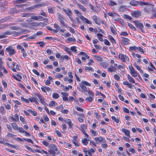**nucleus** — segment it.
I'll return each instance as SVG.
<instances>
[{
  "mask_svg": "<svg viewBox=\"0 0 156 156\" xmlns=\"http://www.w3.org/2000/svg\"><path fill=\"white\" fill-rule=\"evenodd\" d=\"M19 121V118L17 114H16L14 115V122H17Z\"/></svg>",
  "mask_w": 156,
  "mask_h": 156,
  "instance_id": "63",
  "label": "nucleus"
},
{
  "mask_svg": "<svg viewBox=\"0 0 156 156\" xmlns=\"http://www.w3.org/2000/svg\"><path fill=\"white\" fill-rule=\"evenodd\" d=\"M20 121L22 122L24 124H25L26 123V122L24 118L21 116H20Z\"/></svg>",
  "mask_w": 156,
  "mask_h": 156,
  "instance_id": "64",
  "label": "nucleus"
},
{
  "mask_svg": "<svg viewBox=\"0 0 156 156\" xmlns=\"http://www.w3.org/2000/svg\"><path fill=\"white\" fill-rule=\"evenodd\" d=\"M128 25L132 30L134 31L136 30V28L134 27L132 24L130 23H128Z\"/></svg>",
  "mask_w": 156,
  "mask_h": 156,
  "instance_id": "60",
  "label": "nucleus"
},
{
  "mask_svg": "<svg viewBox=\"0 0 156 156\" xmlns=\"http://www.w3.org/2000/svg\"><path fill=\"white\" fill-rule=\"evenodd\" d=\"M76 39L74 37H69L68 38L66 41L67 43H69L73 42H76Z\"/></svg>",
  "mask_w": 156,
  "mask_h": 156,
  "instance_id": "23",
  "label": "nucleus"
},
{
  "mask_svg": "<svg viewBox=\"0 0 156 156\" xmlns=\"http://www.w3.org/2000/svg\"><path fill=\"white\" fill-rule=\"evenodd\" d=\"M77 49V47L75 46H72L70 48V49L72 51L75 53H76L78 52V51Z\"/></svg>",
  "mask_w": 156,
  "mask_h": 156,
  "instance_id": "30",
  "label": "nucleus"
},
{
  "mask_svg": "<svg viewBox=\"0 0 156 156\" xmlns=\"http://www.w3.org/2000/svg\"><path fill=\"white\" fill-rule=\"evenodd\" d=\"M45 5V4L44 3L40 4H37L33 5L34 9L35 8H39L41 7H42Z\"/></svg>",
  "mask_w": 156,
  "mask_h": 156,
  "instance_id": "37",
  "label": "nucleus"
},
{
  "mask_svg": "<svg viewBox=\"0 0 156 156\" xmlns=\"http://www.w3.org/2000/svg\"><path fill=\"white\" fill-rule=\"evenodd\" d=\"M121 38L122 41L124 44L127 45L128 44L129 42V40L128 38L123 37H121Z\"/></svg>",
  "mask_w": 156,
  "mask_h": 156,
  "instance_id": "19",
  "label": "nucleus"
},
{
  "mask_svg": "<svg viewBox=\"0 0 156 156\" xmlns=\"http://www.w3.org/2000/svg\"><path fill=\"white\" fill-rule=\"evenodd\" d=\"M55 7H48V11L49 13H53L55 12Z\"/></svg>",
  "mask_w": 156,
  "mask_h": 156,
  "instance_id": "22",
  "label": "nucleus"
},
{
  "mask_svg": "<svg viewBox=\"0 0 156 156\" xmlns=\"http://www.w3.org/2000/svg\"><path fill=\"white\" fill-rule=\"evenodd\" d=\"M96 151L95 148L93 147L92 148H91L90 149V150L88 151V153L89 154H91V152H94Z\"/></svg>",
  "mask_w": 156,
  "mask_h": 156,
  "instance_id": "56",
  "label": "nucleus"
},
{
  "mask_svg": "<svg viewBox=\"0 0 156 156\" xmlns=\"http://www.w3.org/2000/svg\"><path fill=\"white\" fill-rule=\"evenodd\" d=\"M108 5L110 6H113L114 5H116L117 4L114 1L112 0H110L109 2Z\"/></svg>",
  "mask_w": 156,
  "mask_h": 156,
  "instance_id": "47",
  "label": "nucleus"
},
{
  "mask_svg": "<svg viewBox=\"0 0 156 156\" xmlns=\"http://www.w3.org/2000/svg\"><path fill=\"white\" fill-rule=\"evenodd\" d=\"M48 151L52 155H57L59 154L57 147L53 144H51L49 146Z\"/></svg>",
  "mask_w": 156,
  "mask_h": 156,
  "instance_id": "1",
  "label": "nucleus"
},
{
  "mask_svg": "<svg viewBox=\"0 0 156 156\" xmlns=\"http://www.w3.org/2000/svg\"><path fill=\"white\" fill-rule=\"evenodd\" d=\"M61 94L62 95L63 100L64 101H68V99L67 97L68 96V94L67 93L62 92L61 93Z\"/></svg>",
  "mask_w": 156,
  "mask_h": 156,
  "instance_id": "17",
  "label": "nucleus"
},
{
  "mask_svg": "<svg viewBox=\"0 0 156 156\" xmlns=\"http://www.w3.org/2000/svg\"><path fill=\"white\" fill-rule=\"evenodd\" d=\"M64 59H65L67 60H69L70 59V58L69 56L67 55H62L61 56V60L62 61L64 60Z\"/></svg>",
  "mask_w": 156,
  "mask_h": 156,
  "instance_id": "39",
  "label": "nucleus"
},
{
  "mask_svg": "<svg viewBox=\"0 0 156 156\" xmlns=\"http://www.w3.org/2000/svg\"><path fill=\"white\" fill-rule=\"evenodd\" d=\"M141 12L138 10L134 11L131 13V15L133 17L137 18L141 15Z\"/></svg>",
  "mask_w": 156,
  "mask_h": 156,
  "instance_id": "9",
  "label": "nucleus"
},
{
  "mask_svg": "<svg viewBox=\"0 0 156 156\" xmlns=\"http://www.w3.org/2000/svg\"><path fill=\"white\" fill-rule=\"evenodd\" d=\"M90 132L91 133L92 135L94 136H95L98 135V133L97 132L92 129H91L90 130Z\"/></svg>",
  "mask_w": 156,
  "mask_h": 156,
  "instance_id": "40",
  "label": "nucleus"
},
{
  "mask_svg": "<svg viewBox=\"0 0 156 156\" xmlns=\"http://www.w3.org/2000/svg\"><path fill=\"white\" fill-rule=\"evenodd\" d=\"M122 131L125 133L126 135L129 138L130 137V131L129 130L125 129L123 128L122 129Z\"/></svg>",
  "mask_w": 156,
  "mask_h": 156,
  "instance_id": "21",
  "label": "nucleus"
},
{
  "mask_svg": "<svg viewBox=\"0 0 156 156\" xmlns=\"http://www.w3.org/2000/svg\"><path fill=\"white\" fill-rule=\"evenodd\" d=\"M84 70L86 72H89L90 71L93 72L94 71V69L93 68L87 66H85Z\"/></svg>",
  "mask_w": 156,
  "mask_h": 156,
  "instance_id": "24",
  "label": "nucleus"
},
{
  "mask_svg": "<svg viewBox=\"0 0 156 156\" xmlns=\"http://www.w3.org/2000/svg\"><path fill=\"white\" fill-rule=\"evenodd\" d=\"M62 10L69 16L70 20L72 22H73V18L72 16V13L71 10L69 9H63Z\"/></svg>",
  "mask_w": 156,
  "mask_h": 156,
  "instance_id": "4",
  "label": "nucleus"
},
{
  "mask_svg": "<svg viewBox=\"0 0 156 156\" xmlns=\"http://www.w3.org/2000/svg\"><path fill=\"white\" fill-rule=\"evenodd\" d=\"M6 51L8 53V55L10 56H12L16 53L15 49L12 46H9L6 48Z\"/></svg>",
  "mask_w": 156,
  "mask_h": 156,
  "instance_id": "3",
  "label": "nucleus"
},
{
  "mask_svg": "<svg viewBox=\"0 0 156 156\" xmlns=\"http://www.w3.org/2000/svg\"><path fill=\"white\" fill-rule=\"evenodd\" d=\"M80 88L82 89V90L83 91H87V87L85 86L84 85L82 84V83L80 85Z\"/></svg>",
  "mask_w": 156,
  "mask_h": 156,
  "instance_id": "53",
  "label": "nucleus"
},
{
  "mask_svg": "<svg viewBox=\"0 0 156 156\" xmlns=\"http://www.w3.org/2000/svg\"><path fill=\"white\" fill-rule=\"evenodd\" d=\"M90 139L85 138H83L81 140L82 144L84 145H87L89 141L90 140Z\"/></svg>",
  "mask_w": 156,
  "mask_h": 156,
  "instance_id": "18",
  "label": "nucleus"
},
{
  "mask_svg": "<svg viewBox=\"0 0 156 156\" xmlns=\"http://www.w3.org/2000/svg\"><path fill=\"white\" fill-rule=\"evenodd\" d=\"M42 143L45 146L48 147H49V146L50 145H49L48 142H47L46 140H42Z\"/></svg>",
  "mask_w": 156,
  "mask_h": 156,
  "instance_id": "50",
  "label": "nucleus"
},
{
  "mask_svg": "<svg viewBox=\"0 0 156 156\" xmlns=\"http://www.w3.org/2000/svg\"><path fill=\"white\" fill-rule=\"evenodd\" d=\"M95 140L98 143H102L106 142V140L105 138L101 136L98 137H96L94 138Z\"/></svg>",
  "mask_w": 156,
  "mask_h": 156,
  "instance_id": "8",
  "label": "nucleus"
},
{
  "mask_svg": "<svg viewBox=\"0 0 156 156\" xmlns=\"http://www.w3.org/2000/svg\"><path fill=\"white\" fill-rule=\"evenodd\" d=\"M0 113L3 115L5 114V111L4 108L2 106H1L0 107Z\"/></svg>",
  "mask_w": 156,
  "mask_h": 156,
  "instance_id": "36",
  "label": "nucleus"
},
{
  "mask_svg": "<svg viewBox=\"0 0 156 156\" xmlns=\"http://www.w3.org/2000/svg\"><path fill=\"white\" fill-rule=\"evenodd\" d=\"M11 125L12 127V128L15 130H18V126L17 124L15 123H12Z\"/></svg>",
  "mask_w": 156,
  "mask_h": 156,
  "instance_id": "46",
  "label": "nucleus"
},
{
  "mask_svg": "<svg viewBox=\"0 0 156 156\" xmlns=\"http://www.w3.org/2000/svg\"><path fill=\"white\" fill-rule=\"evenodd\" d=\"M127 79L129 81L132 83H135V81L134 79L132 78L129 74L127 75Z\"/></svg>",
  "mask_w": 156,
  "mask_h": 156,
  "instance_id": "20",
  "label": "nucleus"
},
{
  "mask_svg": "<svg viewBox=\"0 0 156 156\" xmlns=\"http://www.w3.org/2000/svg\"><path fill=\"white\" fill-rule=\"evenodd\" d=\"M2 98L3 102H5L7 100L6 95L5 94H2Z\"/></svg>",
  "mask_w": 156,
  "mask_h": 156,
  "instance_id": "54",
  "label": "nucleus"
},
{
  "mask_svg": "<svg viewBox=\"0 0 156 156\" xmlns=\"http://www.w3.org/2000/svg\"><path fill=\"white\" fill-rule=\"evenodd\" d=\"M101 65L103 67L106 68L108 66V64L106 62H103L101 63Z\"/></svg>",
  "mask_w": 156,
  "mask_h": 156,
  "instance_id": "57",
  "label": "nucleus"
},
{
  "mask_svg": "<svg viewBox=\"0 0 156 156\" xmlns=\"http://www.w3.org/2000/svg\"><path fill=\"white\" fill-rule=\"evenodd\" d=\"M66 122L69 126V128H71L72 127L73 125L70 120L69 119H68L67 120L66 119Z\"/></svg>",
  "mask_w": 156,
  "mask_h": 156,
  "instance_id": "45",
  "label": "nucleus"
},
{
  "mask_svg": "<svg viewBox=\"0 0 156 156\" xmlns=\"http://www.w3.org/2000/svg\"><path fill=\"white\" fill-rule=\"evenodd\" d=\"M12 34L11 32L7 31L4 32V33L0 35V39L2 38L7 37V35H11Z\"/></svg>",
  "mask_w": 156,
  "mask_h": 156,
  "instance_id": "15",
  "label": "nucleus"
},
{
  "mask_svg": "<svg viewBox=\"0 0 156 156\" xmlns=\"http://www.w3.org/2000/svg\"><path fill=\"white\" fill-rule=\"evenodd\" d=\"M147 6L145 7L144 8V10L145 12L147 13H150L151 12V10L153 9V8H154L153 7L154 5H153V6H151L149 5H147Z\"/></svg>",
  "mask_w": 156,
  "mask_h": 156,
  "instance_id": "10",
  "label": "nucleus"
},
{
  "mask_svg": "<svg viewBox=\"0 0 156 156\" xmlns=\"http://www.w3.org/2000/svg\"><path fill=\"white\" fill-rule=\"evenodd\" d=\"M97 36L98 38L100 41L101 42H103V39L102 38L103 35L101 34L98 33L97 34Z\"/></svg>",
  "mask_w": 156,
  "mask_h": 156,
  "instance_id": "32",
  "label": "nucleus"
},
{
  "mask_svg": "<svg viewBox=\"0 0 156 156\" xmlns=\"http://www.w3.org/2000/svg\"><path fill=\"white\" fill-rule=\"evenodd\" d=\"M91 19L96 24L98 25H101V21L99 17L96 15H94L91 17Z\"/></svg>",
  "mask_w": 156,
  "mask_h": 156,
  "instance_id": "7",
  "label": "nucleus"
},
{
  "mask_svg": "<svg viewBox=\"0 0 156 156\" xmlns=\"http://www.w3.org/2000/svg\"><path fill=\"white\" fill-rule=\"evenodd\" d=\"M127 9V6L125 5L121 6L119 8V11L120 12H123L125 11Z\"/></svg>",
  "mask_w": 156,
  "mask_h": 156,
  "instance_id": "31",
  "label": "nucleus"
},
{
  "mask_svg": "<svg viewBox=\"0 0 156 156\" xmlns=\"http://www.w3.org/2000/svg\"><path fill=\"white\" fill-rule=\"evenodd\" d=\"M93 57L95 58L97 60L98 62H101L102 61L103 59L102 58L99 56H97L96 55H93Z\"/></svg>",
  "mask_w": 156,
  "mask_h": 156,
  "instance_id": "28",
  "label": "nucleus"
},
{
  "mask_svg": "<svg viewBox=\"0 0 156 156\" xmlns=\"http://www.w3.org/2000/svg\"><path fill=\"white\" fill-rule=\"evenodd\" d=\"M113 18L115 21H119L121 23H123V20L120 18V16L118 14L115 13Z\"/></svg>",
  "mask_w": 156,
  "mask_h": 156,
  "instance_id": "11",
  "label": "nucleus"
},
{
  "mask_svg": "<svg viewBox=\"0 0 156 156\" xmlns=\"http://www.w3.org/2000/svg\"><path fill=\"white\" fill-rule=\"evenodd\" d=\"M130 4L133 6H137V1L132 0L129 2Z\"/></svg>",
  "mask_w": 156,
  "mask_h": 156,
  "instance_id": "25",
  "label": "nucleus"
},
{
  "mask_svg": "<svg viewBox=\"0 0 156 156\" xmlns=\"http://www.w3.org/2000/svg\"><path fill=\"white\" fill-rule=\"evenodd\" d=\"M137 26L139 27L142 33H144L145 30L143 29L144 27L142 23H140L139 24H138V26Z\"/></svg>",
  "mask_w": 156,
  "mask_h": 156,
  "instance_id": "26",
  "label": "nucleus"
},
{
  "mask_svg": "<svg viewBox=\"0 0 156 156\" xmlns=\"http://www.w3.org/2000/svg\"><path fill=\"white\" fill-rule=\"evenodd\" d=\"M55 77L58 79H61L63 77V75L60 73H58L55 74Z\"/></svg>",
  "mask_w": 156,
  "mask_h": 156,
  "instance_id": "34",
  "label": "nucleus"
},
{
  "mask_svg": "<svg viewBox=\"0 0 156 156\" xmlns=\"http://www.w3.org/2000/svg\"><path fill=\"white\" fill-rule=\"evenodd\" d=\"M101 146V147L104 149H106L108 147V144L106 143V142L102 143Z\"/></svg>",
  "mask_w": 156,
  "mask_h": 156,
  "instance_id": "43",
  "label": "nucleus"
},
{
  "mask_svg": "<svg viewBox=\"0 0 156 156\" xmlns=\"http://www.w3.org/2000/svg\"><path fill=\"white\" fill-rule=\"evenodd\" d=\"M116 68L114 67L113 66H112L108 69V71L109 72H112L115 71Z\"/></svg>",
  "mask_w": 156,
  "mask_h": 156,
  "instance_id": "27",
  "label": "nucleus"
},
{
  "mask_svg": "<svg viewBox=\"0 0 156 156\" xmlns=\"http://www.w3.org/2000/svg\"><path fill=\"white\" fill-rule=\"evenodd\" d=\"M109 39H110L111 42L112 43H113L114 44L116 43L115 41V40L114 38L112 36H109Z\"/></svg>",
  "mask_w": 156,
  "mask_h": 156,
  "instance_id": "55",
  "label": "nucleus"
},
{
  "mask_svg": "<svg viewBox=\"0 0 156 156\" xmlns=\"http://www.w3.org/2000/svg\"><path fill=\"white\" fill-rule=\"evenodd\" d=\"M31 15V13L30 12L24 13L23 14L22 17H30Z\"/></svg>",
  "mask_w": 156,
  "mask_h": 156,
  "instance_id": "49",
  "label": "nucleus"
},
{
  "mask_svg": "<svg viewBox=\"0 0 156 156\" xmlns=\"http://www.w3.org/2000/svg\"><path fill=\"white\" fill-rule=\"evenodd\" d=\"M58 18L59 21L60 22V23L63 26H64L65 23L64 21V18L63 16L62 15H58Z\"/></svg>",
  "mask_w": 156,
  "mask_h": 156,
  "instance_id": "16",
  "label": "nucleus"
},
{
  "mask_svg": "<svg viewBox=\"0 0 156 156\" xmlns=\"http://www.w3.org/2000/svg\"><path fill=\"white\" fill-rule=\"evenodd\" d=\"M36 95L39 98L40 102L44 105H47V103L45 102L44 100V98L43 96L37 93L36 94Z\"/></svg>",
  "mask_w": 156,
  "mask_h": 156,
  "instance_id": "6",
  "label": "nucleus"
},
{
  "mask_svg": "<svg viewBox=\"0 0 156 156\" xmlns=\"http://www.w3.org/2000/svg\"><path fill=\"white\" fill-rule=\"evenodd\" d=\"M87 91L88 94H89V97H91L94 98V95L93 92L90 90H89Z\"/></svg>",
  "mask_w": 156,
  "mask_h": 156,
  "instance_id": "58",
  "label": "nucleus"
},
{
  "mask_svg": "<svg viewBox=\"0 0 156 156\" xmlns=\"http://www.w3.org/2000/svg\"><path fill=\"white\" fill-rule=\"evenodd\" d=\"M77 6L84 12H85L86 11V9L84 6L82 5L78 4Z\"/></svg>",
  "mask_w": 156,
  "mask_h": 156,
  "instance_id": "29",
  "label": "nucleus"
},
{
  "mask_svg": "<svg viewBox=\"0 0 156 156\" xmlns=\"http://www.w3.org/2000/svg\"><path fill=\"white\" fill-rule=\"evenodd\" d=\"M27 0H16L15 2L17 3H21L26 2Z\"/></svg>",
  "mask_w": 156,
  "mask_h": 156,
  "instance_id": "48",
  "label": "nucleus"
},
{
  "mask_svg": "<svg viewBox=\"0 0 156 156\" xmlns=\"http://www.w3.org/2000/svg\"><path fill=\"white\" fill-rule=\"evenodd\" d=\"M79 17L81 19V20L84 21L86 23L88 24H91V22L90 21V20L87 19L86 18L84 17L82 15H81L80 16H79Z\"/></svg>",
  "mask_w": 156,
  "mask_h": 156,
  "instance_id": "14",
  "label": "nucleus"
},
{
  "mask_svg": "<svg viewBox=\"0 0 156 156\" xmlns=\"http://www.w3.org/2000/svg\"><path fill=\"white\" fill-rule=\"evenodd\" d=\"M94 99V98L90 97H89L87 98L85 100L88 102H91Z\"/></svg>",
  "mask_w": 156,
  "mask_h": 156,
  "instance_id": "52",
  "label": "nucleus"
},
{
  "mask_svg": "<svg viewBox=\"0 0 156 156\" xmlns=\"http://www.w3.org/2000/svg\"><path fill=\"white\" fill-rule=\"evenodd\" d=\"M112 118L113 121H114L116 123H118L119 122V120L116 119V118L115 116H112Z\"/></svg>",
  "mask_w": 156,
  "mask_h": 156,
  "instance_id": "59",
  "label": "nucleus"
},
{
  "mask_svg": "<svg viewBox=\"0 0 156 156\" xmlns=\"http://www.w3.org/2000/svg\"><path fill=\"white\" fill-rule=\"evenodd\" d=\"M137 47L136 46L130 47L129 48V50L131 52L133 51H136L137 49Z\"/></svg>",
  "mask_w": 156,
  "mask_h": 156,
  "instance_id": "38",
  "label": "nucleus"
},
{
  "mask_svg": "<svg viewBox=\"0 0 156 156\" xmlns=\"http://www.w3.org/2000/svg\"><path fill=\"white\" fill-rule=\"evenodd\" d=\"M57 103L54 101H52L50 102V104L49 105L50 106H55L57 105Z\"/></svg>",
  "mask_w": 156,
  "mask_h": 156,
  "instance_id": "62",
  "label": "nucleus"
},
{
  "mask_svg": "<svg viewBox=\"0 0 156 156\" xmlns=\"http://www.w3.org/2000/svg\"><path fill=\"white\" fill-rule=\"evenodd\" d=\"M118 56L119 59L123 62H126L127 63L129 62V58L126 55L119 53Z\"/></svg>",
  "mask_w": 156,
  "mask_h": 156,
  "instance_id": "2",
  "label": "nucleus"
},
{
  "mask_svg": "<svg viewBox=\"0 0 156 156\" xmlns=\"http://www.w3.org/2000/svg\"><path fill=\"white\" fill-rule=\"evenodd\" d=\"M75 61L78 64H79L80 65H82L83 63L81 62V61L78 58H76L75 59Z\"/></svg>",
  "mask_w": 156,
  "mask_h": 156,
  "instance_id": "61",
  "label": "nucleus"
},
{
  "mask_svg": "<svg viewBox=\"0 0 156 156\" xmlns=\"http://www.w3.org/2000/svg\"><path fill=\"white\" fill-rule=\"evenodd\" d=\"M112 32L115 34L116 33V28L115 26L113 25H112L110 27Z\"/></svg>",
  "mask_w": 156,
  "mask_h": 156,
  "instance_id": "33",
  "label": "nucleus"
},
{
  "mask_svg": "<svg viewBox=\"0 0 156 156\" xmlns=\"http://www.w3.org/2000/svg\"><path fill=\"white\" fill-rule=\"evenodd\" d=\"M37 21H42L45 20H46L47 21H48L47 19H46L44 18L43 17H42L41 16H37Z\"/></svg>",
  "mask_w": 156,
  "mask_h": 156,
  "instance_id": "41",
  "label": "nucleus"
},
{
  "mask_svg": "<svg viewBox=\"0 0 156 156\" xmlns=\"http://www.w3.org/2000/svg\"><path fill=\"white\" fill-rule=\"evenodd\" d=\"M151 13L153 16L156 19V8H153L151 10Z\"/></svg>",
  "mask_w": 156,
  "mask_h": 156,
  "instance_id": "42",
  "label": "nucleus"
},
{
  "mask_svg": "<svg viewBox=\"0 0 156 156\" xmlns=\"http://www.w3.org/2000/svg\"><path fill=\"white\" fill-rule=\"evenodd\" d=\"M37 16L36 15H33L31 16V17L30 19H29L27 20V21H30L31 20H37Z\"/></svg>",
  "mask_w": 156,
  "mask_h": 156,
  "instance_id": "44",
  "label": "nucleus"
},
{
  "mask_svg": "<svg viewBox=\"0 0 156 156\" xmlns=\"http://www.w3.org/2000/svg\"><path fill=\"white\" fill-rule=\"evenodd\" d=\"M81 130L82 132L85 131L87 129V126L84 124H82L80 126Z\"/></svg>",
  "mask_w": 156,
  "mask_h": 156,
  "instance_id": "35",
  "label": "nucleus"
},
{
  "mask_svg": "<svg viewBox=\"0 0 156 156\" xmlns=\"http://www.w3.org/2000/svg\"><path fill=\"white\" fill-rule=\"evenodd\" d=\"M129 67L130 70V73L131 76L134 77L137 76L138 73L135 70L133 66H129Z\"/></svg>",
  "mask_w": 156,
  "mask_h": 156,
  "instance_id": "5",
  "label": "nucleus"
},
{
  "mask_svg": "<svg viewBox=\"0 0 156 156\" xmlns=\"http://www.w3.org/2000/svg\"><path fill=\"white\" fill-rule=\"evenodd\" d=\"M52 97L55 99H57L59 98V96L58 94L53 93L52 94Z\"/></svg>",
  "mask_w": 156,
  "mask_h": 156,
  "instance_id": "51",
  "label": "nucleus"
},
{
  "mask_svg": "<svg viewBox=\"0 0 156 156\" xmlns=\"http://www.w3.org/2000/svg\"><path fill=\"white\" fill-rule=\"evenodd\" d=\"M7 65L8 67L10 68L12 70V71L14 72H16V70L15 68H14V66L15 65V63L13 62H10L9 63H7Z\"/></svg>",
  "mask_w": 156,
  "mask_h": 156,
  "instance_id": "12",
  "label": "nucleus"
},
{
  "mask_svg": "<svg viewBox=\"0 0 156 156\" xmlns=\"http://www.w3.org/2000/svg\"><path fill=\"white\" fill-rule=\"evenodd\" d=\"M139 5L140 6L144 5H149L151 6H153V5L150 3L148 2H144L142 1H137V5Z\"/></svg>",
  "mask_w": 156,
  "mask_h": 156,
  "instance_id": "13",
  "label": "nucleus"
}]
</instances>
